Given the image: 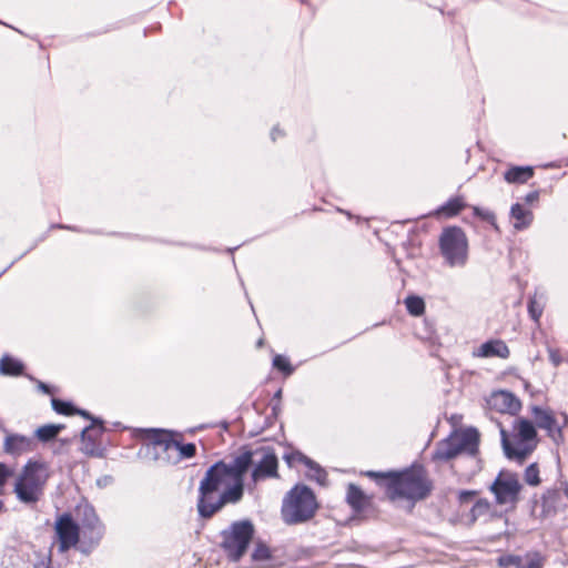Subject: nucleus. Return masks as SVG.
Masks as SVG:
<instances>
[{
  "instance_id": "a878e982",
  "label": "nucleus",
  "mask_w": 568,
  "mask_h": 568,
  "mask_svg": "<svg viewBox=\"0 0 568 568\" xmlns=\"http://www.w3.org/2000/svg\"><path fill=\"white\" fill-rule=\"evenodd\" d=\"M23 373V364L9 355L0 358V374L7 376H19Z\"/></svg>"
},
{
  "instance_id": "4c0bfd02",
  "label": "nucleus",
  "mask_w": 568,
  "mask_h": 568,
  "mask_svg": "<svg viewBox=\"0 0 568 568\" xmlns=\"http://www.w3.org/2000/svg\"><path fill=\"white\" fill-rule=\"evenodd\" d=\"M538 199H539V192L538 191L530 192L525 197L527 203H534V202L538 201Z\"/></svg>"
},
{
  "instance_id": "e433bc0d",
  "label": "nucleus",
  "mask_w": 568,
  "mask_h": 568,
  "mask_svg": "<svg viewBox=\"0 0 568 568\" xmlns=\"http://www.w3.org/2000/svg\"><path fill=\"white\" fill-rule=\"evenodd\" d=\"M75 415H80L87 419H91L92 424H94V425L99 424V422H100L97 418H94L93 416H91V414L89 412L80 409V408H77Z\"/></svg>"
},
{
  "instance_id": "aec40b11",
  "label": "nucleus",
  "mask_w": 568,
  "mask_h": 568,
  "mask_svg": "<svg viewBox=\"0 0 568 568\" xmlns=\"http://www.w3.org/2000/svg\"><path fill=\"white\" fill-rule=\"evenodd\" d=\"M467 207L466 196L458 194L449 197L443 205L437 207L434 214L438 217L453 219Z\"/></svg>"
},
{
  "instance_id": "473e14b6",
  "label": "nucleus",
  "mask_w": 568,
  "mask_h": 568,
  "mask_svg": "<svg viewBox=\"0 0 568 568\" xmlns=\"http://www.w3.org/2000/svg\"><path fill=\"white\" fill-rule=\"evenodd\" d=\"M473 214L489 223L490 225H493L496 230H498V225H497V221H496V215L494 212L489 211V210H485V209H481L479 206H473Z\"/></svg>"
},
{
  "instance_id": "6e6552de",
  "label": "nucleus",
  "mask_w": 568,
  "mask_h": 568,
  "mask_svg": "<svg viewBox=\"0 0 568 568\" xmlns=\"http://www.w3.org/2000/svg\"><path fill=\"white\" fill-rule=\"evenodd\" d=\"M255 534V528L248 519L232 523L220 534V548L231 562H239L247 552Z\"/></svg>"
},
{
  "instance_id": "dca6fc26",
  "label": "nucleus",
  "mask_w": 568,
  "mask_h": 568,
  "mask_svg": "<svg viewBox=\"0 0 568 568\" xmlns=\"http://www.w3.org/2000/svg\"><path fill=\"white\" fill-rule=\"evenodd\" d=\"M532 416L536 426L545 429L547 435L556 443L562 439V430L559 427L555 414L550 409H545L535 406L532 408Z\"/></svg>"
},
{
  "instance_id": "c756f323",
  "label": "nucleus",
  "mask_w": 568,
  "mask_h": 568,
  "mask_svg": "<svg viewBox=\"0 0 568 568\" xmlns=\"http://www.w3.org/2000/svg\"><path fill=\"white\" fill-rule=\"evenodd\" d=\"M524 480L529 486H539L541 484L540 470L537 463H532L526 467L524 471Z\"/></svg>"
},
{
  "instance_id": "39448f33",
  "label": "nucleus",
  "mask_w": 568,
  "mask_h": 568,
  "mask_svg": "<svg viewBox=\"0 0 568 568\" xmlns=\"http://www.w3.org/2000/svg\"><path fill=\"white\" fill-rule=\"evenodd\" d=\"M134 438L143 444L160 447L168 453L171 449L178 450L175 463L191 459L196 455V446L193 443H184V435L181 432L164 428H136Z\"/></svg>"
},
{
  "instance_id": "c9c22d12",
  "label": "nucleus",
  "mask_w": 568,
  "mask_h": 568,
  "mask_svg": "<svg viewBox=\"0 0 568 568\" xmlns=\"http://www.w3.org/2000/svg\"><path fill=\"white\" fill-rule=\"evenodd\" d=\"M477 494L478 493L476 490H462L458 494V501L460 504H467L471 501L477 496Z\"/></svg>"
},
{
  "instance_id": "4be33fe9",
  "label": "nucleus",
  "mask_w": 568,
  "mask_h": 568,
  "mask_svg": "<svg viewBox=\"0 0 568 568\" xmlns=\"http://www.w3.org/2000/svg\"><path fill=\"white\" fill-rule=\"evenodd\" d=\"M534 168L532 166H509L505 173L504 179L509 184H525L534 176Z\"/></svg>"
},
{
  "instance_id": "7ed1b4c3",
  "label": "nucleus",
  "mask_w": 568,
  "mask_h": 568,
  "mask_svg": "<svg viewBox=\"0 0 568 568\" xmlns=\"http://www.w3.org/2000/svg\"><path fill=\"white\" fill-rule=\"evenodd\" d=\"M501 445L509 459L524 463L538 445V434L534 423L518 417L514 420L511 430L500 427Z\"/></svg>"
},
{
  "instance_id": "c03bdc74",
  "label": "nucleus",
  "mask_w": 568,
  "mask_h": 568,
  "mask_svg": "<svg viewBox=\"0 0 568 568\" xmlns=\"http://www.w3.org/2000/svg\"><path fill=\"white\" fill-rule=\"evenodd\" d=\"M564 491H565V495L568 497V486H566Z\"/></svg>"
},
{
  "instance_id": "9d476101",
  "label": "nucleus",
  "mask_w": 568,
  "mask_h": 568,
  "mask_svg": "<svg viewBox=\"0 0 568 568\" xmlns=\"http://www.w3.org/2000/svg\"><path fill=\"white\" fill-rule=\"evenodd\" d=\"M523 485L517 473L503 469L498 473L495 480L489 486V491L495 497L498 506L516 507L520 499Z\"/></svg>"
},
{
  "instance_id": "20e7f679",
  "label": "nucleus",
  "mask_w": 568,
  "mask_h": 568,
  "mask_svg": "<svg viewBox=\"0 0 568 568\" xmlns=\"http://www.w3.org/2000/svg\"><path fill=\"white\" fill-rule=\"evenodd\" d=\"M320 504L314 491L306 485H295L284 497L281 516L285 524L297 525L310 521L317 513Z\"/></svg>"
},
{
  "instance_id": "2f4dec72",
  "label": "nucleus",
  "mask_w": 568,
  "mask_h": 568,
  "mask_svg": "<svg viewBox=\"0 0 568 568\" xmlns=\"http://www.w3.org/2000/svg\"><path fill=\"white\" fill-rule=\"evenodd\" d=\"M52 408L60 415L71 416L75 415L77 408L69 402L61 400L59 398H52Z\"/></svg>"
},
{
  "instance_id": "37998d69",
  "label": "nucleus",
  "mask_w": 568,
  "mask_h": 568,
  "mask_svg": "<svg viewBox=\"0 0 568 568\" xmlns=\"http://www.w3.org/2000/svg\"><path fill=\"white\" fill-rule=\"evenodd\" d=\"M263 343H264V341H263L262 338H261V339H258V342H257V347H262V346H263Z\"/></svg>"
},
{
  "instance_id": "f8f14e48",
  "label": "nucleus",
  "mask_w": 568,
  "mask_h": 568,
  "mask_svg": "<svg viewBox=\"0 0 568 568\" xmlns=\"http://www.w3.org/2000/svg\"><path fill=\"white\" fill-rule=\"evenodd\" d=\"M80 525V542L84 549L97 547L104 536V525L97 511L91 506H85L82 511Z\"/></svg>"
},
{
  "instance_id": "1a4fd4ad",
  "label": "nucleus",
  "mask_w": 568,
  "mask_h": 568,
  "mask_svg": "<svg viewBox=\"0 0 568 568\" xmlns=\"http://www.w3.org/2000/svg\"><path fill=\"white\" fill-rule=\"evenodd\" d=\"M439 253L450 267L464 266L468 260L469 242L460 226H446L438 237Z\"/></svg>"
},
{
  "instance_id": "79ce46f5",
  "label": "nucleus",
  "mask_w": 568,
  "mask_h": 568,
  "mask_svg": "<svg viewBox=\"0 0 568 568\" xmlns=\"http://www.w3.org/2000/svg\"><path fill=\"white\" fill-rule=\"evenodd\" d=\"M3 509H4V503L2 500H0V514L2 513Z\"/></svg>"
},
{
  "instance_id": "f704fd0d",
  "label": "nucleus",
  "mask_w": 568,
  "mask_h": 568,
  "mask_svg": "<svg viewBox=\"0 0 568 568\" xmlns=\"http://www.w3.org/2000/svg\"><path fill=\"white\" fill-rule=\"evenodd\" d=\"M13 475V470L3 463H0V489L4 487L9 477Z\"/></svg>"
},
{
  "instance_id": "a211bd4d",
  "label": "nucleus",
  "mask_w": 568,
  "mask_h": 568,
  "mask_svg": "<svg viewBox=\"0 0 568 568\" xmlns=\"http://www.w3.org/2000/svg\"><path fill=\"white\" fill-rule=\"evenodd\" d=\"M346 503L356 514H361L372 507L373 496L366 495L359 486L351 483L346 490Z\"/></svg>"
},
{
  "instance_id": "58836bf2",
  "label": "nucleus",
  "mask_w": 568,
  "mask_h": 568,
  "mask_svg": "<svg viewBox=\"0 0 568 568\" xmlns=\"http://www.w3.org/2000/svg\"><path fill=\"white\" fill-rule=\"evenodd\" d=\"M550 359H551L556 365H558V364L560 363L559 356H558L557 352H555V351H550Z\"/></svg>"
},
{
  "instance_id": "412c9836",
  "label": "nucleus",
  "mask_w": 568,
  "mask_h": 568,
  "mask_svg": "<svg viewBox=\"0 0 568 568\" xmlns=\"http://www.w3.org/2000/svg\"><path fill=\"white\" fill-rule=\"evenodd\" d=\"M33 450L31 438L21 435H9L4 440V452L11 455H21Z\"/></svg>"
},
{
  "instance_id": "7c9ffc66",
  "label": "nucleus",
  "mask_w": 568,
  "mask_h": 568,
  "mask_svg": "<svg viewBox=\"0 0 568 568\" xmlns=\"http://www.w3.org/2000/svg\"><path fill=\"white\" fill-rule=\"evenodd\" d=\"M273 367L281 372L284 376H290L294 372V367L292 366L290 359L281 354H277L273 357Z\"/></svg>"
},
{
  "instance_id": "393cba45",
  "label": "nucleus",
  "mask_w": 568,
  "mask_h": 568,
  "mask_svg": "<svg viewBox=\"0 0 568 568\" xmlns=\"http://www.w3.org/2000/svg\"><path fill=\"white\" fill-rule=\"evenodd\" d=\"M274 558L273 550L263 541H257L251 554V559L258 566H265Z\"/></svg>"
},
{
  "instance_id": "0eeeda50",
  "label": "nucleus",
  "mask_w": 568,
  "mask_h": 568,
  "mask_svg": "<svg viewBox=\"0 0 568 568\" xmlns=\"http://www.w3.org/2000/svg\"><path fill=\"white\" fill-rule=\"evenodd\" d=\"M479 450V433L475 428L454 430L436 444L433 462H449L462 454L476 456Z\"/></svg>"
},
{
  "instance_id": "ddd939ff",
  "label": "nucleus",
  "mask_w": 568,
  "mask_h": 568,
  "mask_svg": "<svg viewBox=\"0 0 568 568\" xmlns=\"http://www.w3.org/2000/svg\"><path fill=\"white\" fill-rule=\"evenodd\" d=\"M487 408L499 414L516 415L520 408V400L510 392L496 390L486 399Z\"/></svg>"
},
{
  "instance_id": "2eb2a0df",
  "label": "nucleus",
  "mask_w": 568,
  "mask_h": 568,
  "mask_svg": "<svg viewBox=\"0 0 568 568\" xmlns=\"http://www.w3.org/2000/svg\"><path fill=\"white\" fill-rule=\"evenodd\" d=\"M525 559L527 565L519 555L503 554L497 558V565L499 568H542L545 564V558L538 551L527 552Z\"/></svg>"
},
{
  "instance_id": "bb28decb",
  "label": "nucleus",
  "mask_w": 568,
  "mask_h": 568,
  "mask_svg": "<svg viewBox=\"0 0 568 568\" xmlns=\"http://www.w3.org/2000/svg\"><path fill=\"white\" fill-rule=\"evenodd\" d=\"M404 304L412 316L419 317L425 313L426 305L420 296L409 295L404 300Z\"/></svg>"
},
{
  "instance_id": "f03ea898",
  "label": "nucleus",
  "mask_w": 568,
  "mask_h": 568,
  "mask_svg": "<svg viewBox=\"0 0 568 568\" xmlns=\"http://www.w3.org/2000/svg\"><path fill=\"white\" fill-rule=\"evenodd\" d=\"M364 475L384 488L389 500H407L413 504L428 498L434 480L422 464H413L403 470L365 471Z\"/></svg>"
},
{
  "instance_id": "9b49d317",
  "label": "nucleus",
  "mask_w": 568,
  "mask_h": 568,
  "mask_svg": "<svg viewBox=\"0 0 568 568\" xmlns=\"http://www.w3.org/2000/svg\"><path fill=\"white\" fill-rule=\"evenodd\" d=\"M54 535L59 552H67L80 544V525L70 513H63L55 519Z\"/></svg>"
},
{
  "instance_id": "b1692460",
  "label": "nucleus",
  "mask_w": 568,
  "mask_h": 568,
  "mask_svg": "<svg viewBox=\"0 0 568 568\" xmlns=\"http://www.w3.org/2000/svg\"><path fill=\"white\" fill-rule=\"evenodd\" d=\"M560 504V491L558 489H548L541 497V515L547 517L556 514Z\"/></svg>"
},
{
  "instance_id": "f257e3e1",
  "label": "nucleus",
  "mask_w": 568,
  "mask_h": 568,
  "mask_svg": "<svg viewBox=\"0 0 568 568\" xmlns=\"http://www.w3.org/2000/svg\"><path fill=\"white\" fill-rule=\"evenodd\" d=\"M250 450L236 456L231 464L223 460L213 464L199 486L197 510L203 518H211L226 504L243 497L244 475L253 463Z\"/></svg>"
},
{
  "instance_id": "ea45409f",
  "label": "nucleus",
  "mask_w": 568,
  "mask_h": 568,
  "mask_svg": "<svg viewBox=\"0 0 568 568\" xmlns=\"http://www.w3.org/2000/svg\"><path fill=\"white\" fill-rule=\"evenodd\" d=\"M40 388H41L44 393H50V388H49V386H48V385H45V384H43V383H41V384H40Z\"/></svg>"
},
{
  "instance_id": "4468645a",
  "label": "nucleus",
  "mask_w": 568,
  "mask_h": 568,
  "mask_svg": "<svg viewBox=\"0 0 568 568\" xmlns=\"http://www.w3.org/2000/svg\"><path fill=\"white\" fill-rule=\"evenodd\" d=\"M104 432L103 423L91 424L85 427L81 434V450L83 454L92 457H101L103 448L101 445V437Z\"/></svg>"
},
{
  "instance_id": "423d86ee",
  "label": "nucleus",
  "mask_w": 568,
  "mask_h": 568,
  "mask_svg": "<svg viewBox=\"0 0 568 568\" xmlns=\"http://www.w3.org/2000/svg\"><path fill=\"white\" fill-rule=\"evenodd\" d=\"M48 477L43 464L29 460L14 480L13 493L18 500L28 506H36L43 496Z\"/></svg>"
},
{
  "instance_id": "72a5a7b5",
  "label": "nucleus",
  "mask_w": 568,
  "mask_h": 568,
  "mask_svg": "<svg viewBox=\"0 0 568 568\" xmlns=\"http://www.w3.org/2000/svg\"><path fill=\"white\" fill-rule=\"evenodd\" d=\"M542 312L544 305L536 297H530L528 302V313L536 323H539Z\"/></svg>"
},
{
  "instance_id": "a19ab883",
  "label": "nucleus",
  "mask_w": 568,
  "mask_h": 568,
  "mask_svg": "<svg viewBox=\"0 0 568 568\" xmlns=\"http://www.w3.org/2000/svg\"><path fill=\"white\" fill-rule=\"evenodd\" d=\"M51 229H70L69 226L62 225V224H54L51 226Z\"/></svg>"
},
{
  "instance_id": "c85d7f7f",
  "label": "nucleus",
  "mask_w": 568,
  "mask_h": 568,
  "mask_svg": "<svg viewBox=\"0 0 568 568\" xmlns=\"http://www.w3.org/2000/svg\"><path fill=\"white\" fill-rule=\"evenodd\" d=\"M491 510V504L486 498L478 499L470 509L471 521H476L478 518L487 516Z\"/></svg>"
},
{
  "instance_id": "cd10ccee",
  "label": "nucleus",
  "mask_w": 568,
  "mask_h": 568,
  "mask_svg": "<svg viewBox=\"0 0 568 568\" xmlns=\"http://www.w3.org/2000/svg\"><path fill=\"white\" fill-rule=\"evenodd\" d=\"M63 428L64 425H42L36 430V436L40 442L47 443L55 438Z\"/></svg>"
},
{
  "instance_id": "6ab92c4d",
  "label": "nucleus",
  "mask_w": 568,
  "mask_h": 568,
  "mask_svg": "<svg viewBox=\"0 0 568 568\" xmlns=\"http://www.w3.org/2000/svg\"><path fill=\"white\" fill-rule=\"evenodd\" d=\"M278 460L274 453H266L252 473L254 481L268 477H278Z\"/></svg>"
},
{
  "instance_id": "5701e85b",
  "label": "nucleus",
  "mask_w": 568,
  "mask_h": 568,
  "mask_svg": "<svg viewBox=\"0 0 568 568\" xmlns=\"http://www.w3.org/2000/svg\"><path fill=\"white\" fill-rule=\"evenodd\" d=\"M510 217L514 227L520 231L527 229L532 223L534 214L531 210L526 209L520 203H516L510 209Z\"/></svg>"
},
{
  "instance_id": "f3484780",
  "label": "nucleus",
  "mask_w": 568,
  "mask_h": 568,
  "mask_svg": "<svg viewBox=\"0 0 568 568\" xmlns=\"http://www.w3.org/2000/svg\"><path fill=\"white\" fill-rule=\"evenodd\" d=\"M473 356L480 358L498 357L506 359L510 356V349L503 339H489L474 349Z\"/></svg>"
}]
</instances>
